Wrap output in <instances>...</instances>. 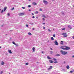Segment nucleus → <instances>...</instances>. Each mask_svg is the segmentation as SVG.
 I'll return each mask as SVG.
<instances>
[{
	"instance_id": "1",
	"label": "nucleus",
	"mask_w": 74,
	"mask_h": 74,
	"mask_svg": "<svg viewBox=\"0 0 74 74\" xmlns=\"http://www.w3.org/2000/svg\"><path fill=\"white\" fill-rule=\"evenodd\" d=\"M61 48L64 50H68V49H70V48L69 47H64L63 46H62Z\"/></svg>"
},
{
	"instance_id": "2",
	"label": "nucleus",
	"mask_w": 74,
	"mask_h": 74,
	"mask_svg": "<svg viewBox=\"0 0 74 74\" xmlns=\"http://www.w3.org/2000/svg\"><path fill=\"white\" fill-rule=\"evenodd\" d=\"M60 51L61 52V53L62 55H66V54H67V52L66 51H63L62 50Z\"/></svg>"
},
{
	"instance_id": "3",
	"label": "nucleus",
	"mask_w": 74,
	"mask_h": 74,
	"mask_svg": "<svg viewBox=\"0 0 74 74\" xmlns=\"http://www.w3.org/2000/svg\"><path fill=\"white\" fill-rule=\"evenodd\" d=\"M62 34V35H63V36H64V37H67V34H66V33Z\"/></svg>"
},
{
	"instance_id": "4",
	"label": "nucleus",
	"mask_w": 74,
	"mask_h": 74,
	"mask_svg": "<svg viewBox=\"0 0 74 74\" xmlns=\"http://www.w3.org/2000/svg\"><path fill=\"white\" fill-rule=\"evenodd\" d=\"M19 16H22L23 15H25V13H20L18 14Z\"/></svg>"
},
{
	"instance_id": "5",
	"label": "nucleus",
	"mask_w": 74,
	"mask_h": 74,
	"mask_svg": "<svg viewBox=\"0 0 74 74\" xmlns=\"http://www.w3.org/2000/svg\"><path fill=\"white\" fill-rule=\"evenodd\" d=\"M54 43L55 44V45H59V44H58V42H57V41L55 40L54 42Z\"/></svg>"
},
{
	"instance_id": "6",
	"label": "nucleus",
	"mask_w": 74,
	"mask_h": 74,
	"mask_svg": "<svg viewBox=\"0 0 74 74\" xmlns=\"http://www.w3.org/2000/svg\"><path fill=\"white\" fill-rule=\"evenodd\" d=\"M52 69V66H50L49 68L48 69V70H51Z\"/></svg>"
},
{
	"instance_id": "7",
	"label": "nucleus",
	"mask_w": 74,
	"mask_h": 74,
	"mask_svg": "<svg viewBox=\"0 0 74 74\" xmlns=\"http://www.w3.org/2000/svg\"><path fill=\"white\" fill-rule=\"evenodd\" d=\"M1 65H4V62H3V61H2L1 62Z\"/></svg>"
},
{
	"instance_id": "8",
	"label": "nucleus",
	"mask_w": 74,
	"mask_h": 74,
	"mask_svg": "<svg viewBox=\"0 0 74 74\" xmlns=\"http://www.w3.org/2000/svg\"><path fill=\"white\" fill-rule=\"evenodd\" d=\"M32 4L33 5H37V3L35 2H33L32 3Z\"/></svg>"
},
{
	"instance_id": "9",
	"label": "nucleus",
	"mask_w": 74,
	"mask_h": 74,
	"mask_svg": "<svg viewBox=\"0 0 74 74\" xmlns=\"http://www.w3.org/2000/svg\"><path fill=\"white\" fill-rule=\"evenodd\" d=\"M47 58L48 59H49V60L51 59V58L50 57H49V56H47Z\"/></svg>"
},
{
	"instance_id": "10",
	"label": "nucleus",
	"mask_w": 74,
	"mask_h": 74,
	"mask_svg": "<svg viewBox=\"0 0 74 74\" xmlns=\"http://www.w3.org/2000/svg\"><path fill=\"white\" fill-rule=\"evenodd\" d=\"M8 51L9 52V53H12V52L11 51V50H8Z\"/></svg>"
},
{
	"instance_id": "11",
	"label": "nucleus",
	"mask_w": 74,
	"mask_h": 74,
	"mask_svg": "<svg viewBox=\"0 0 74 74\" xmlns=\"http://www.w3.org/2000/svg\"><path fill=\"white\" fill-rule=\"evenodd\" d=\"M4 11H5L6 10H7V7H5L3 8Z\"/></svg>"
},
{
	"instance_id": "12",
	"label": "nucleus",
	"mask_w": 74,
	"mask_h": 74,
	"mask_svg": "<svg viewBox=\"0 0 74 74\" xmlns=\"http://www.w3.org/2000/svg\"><path fill=\"white\" fill-rule=\"evenodd\" d=\"M66 68L67 69H70V67H69V66L67 65L66 66Z\"/></svg>"
},
{
	"instance_id": "13",
	"label": "nucleus",
	"mask_w": 74,
	"mask_h": 74,
	"mask_svg": "<svg viewBox=\"0 0 74 74\" xmlns=\"http://www.w3.org/2000/svg\"><path fill=\"white\" fill-rule=\"evenodd\" d=\"M43 2L45 4L46 3H47V1H46L44 0L43 1Z\"/></svg>"
},
{
	"instance_id": "14",
	"label": "nucleus",
	"mask_w": 74,
	"mask_h": 74,
	"mask_svg": "<svg viewBox=\"0 0 74 74\" xmlns=\"http://www.w3.org/2000/svg\"><path fill=\"white\" fill-rule=\"evenodd\" d=\"M35 49V48L34 47H33L32 48V50H33V52H34L35 51V50H34Z\"/></svg>"
},
{
	"instance_id": "15",
	"label": "nucleus",
	"mask_w": 74,
	"mask_h": 74,
	"mask_svg": "<svg viewBox=\"0 0 74 74\" xmlns=\"http://www.w3.org/2000/svg\"><path fill=\"white\" fill-rule=\"evenodd\" d=\"M49 62H50L51 63H53V61L51 60H49Z\"/></svg>"
},
{
	"instance_id": "16",
	"label": "nucleus",
	"mask_w": 74,
	"mask_h": 74,
	"mask_svg": "<svg viewBox=\"0 0 74 74\" xmlns=\"http://www.w3.org/2000/svg\"><path fill=\"white\" fill-rule=\"evenodd\" d=\"M12 43V44H14V45H16V43H15L14 42H13Z\"/></svg>"
},
{
	"instance_id": "17",
	"label": "nucleus",
	"mask_w": 74,
	"mask_h": 74,
	"mask_svg": "<svg viewBox=\"0 0 74 74\" xmlns=\"http://www.w3.org/2000/svg\"><path fill=\"white\" fill-rule=\"evenodd\" d=\"M68 27H69V28H70V29H71V26L70 25H68Z\"/></svg>"
},
{
	"instance_id": "18",
	"label": "nucleus",
	"mask_w": 74,
	"mask_h": 74,
	"mask_svg": "<svg viewBox=\"0 0 74 74\" xmlns=\"http://www.w3.org/2000/svg\"><path fill=\"white\" fill-rule=\"evenodd\" d=\"M60 44L62 45L63 44V41L61 42Z\"/></svg>"
},
{
	"instance_id": "19",
	"label": "nucleus",
	"mask_w": 74,
	"mask_h": 74,
	"mask_svg": "<svg viewBox=\"0 0 74 74\" xmlns=\"http://www.w3.org/2000/svg\"><path fill=\"white\" fill-rule=\"evenodd\" d=\"M56 56H60V54H56Z\"/></svg>"
},
{
	"instance_id": "20",
	"label": "nucleus",
	"mask_w": 74,
	"mask_h": 74,
	"mask_svg": "<svg viewBox=\"0 0 74 74\" xmlns=\"http://www.w3.org/2000/svg\"><path fill=\"white\" fill-rule=\"evenodd\" d=\"M42 17H43V18H45V15L43 14L42 15Z\"/></svg>"
},
{
	"instance_id": "21",
	"label": "nucleus",
	"mask_w": 74,
	"mask_h": 74,
	"mask_svg": "<svg viewBox=\"0 0 74 74\" xmlns=\"http://www.w3.org/2000/svg\"><path fill=\"white\" fill-rule=\"evenodd\" d=\"M28 34H29V35H32V34H31V33H30V32H29L28 33Z\"/></svg>"
},
{
	"instance_id": "22",
	"label": "nucleus",
	"mask_w": 74,
	"mask_h": 74,
	"mask_svg": "<svg viewBox=\"0 0 74 74\" xmlns=\"http://www.w3.org/2000/svg\"><path fill=\"white\" fill-rule=\"evenodd\" d=\"M51 40H54V39L53 38V37H52L51 38Z\"/></svg>"
},
{
	"instance_id": "23",
	"label": "nucleus",
	"mask_w": 74,
	"mask_h": 74,
	"mask_svg": "<svg viewBox=\"0 0 74 74\" xmlns=\"http://www.w3.org/2000/svg\"><path fill=\"white\" fill-rule=\"evenodd\" d=\"M4 12V10H2V11L1 12V13H3Z\"/></svg>"
},
{
	"instance_id": "24",
	"label": "nucleus",
	"mask_w": 74,
	"mask_h": 74,
	"mask_svg": "<svg viewBox=\"0 0 74 74\" xmlns=\"http://www.w3.org/2000/svg\"><path fill=\"white\" fill-rule=\"evenodd\" d=\"M53 60H55V61H56V59L55 58H53Z\"/></svg>"
},
{
	"instance_id": "25",
	"label": "nucleus",
	"mask_w": 74,
	"mask_h": 74,
	"mask_svg": "<svg viewBox=\"0 0 74 74\" xmlns=\"http://www.w3.org/2000/svg\"><path fill=\"white\" fill-rule=\"evenodd\" d=\"M54 63H58V62L57 61H55V62H54Z\"/></svg>"
},
{
	"instance_id": "26",
	"label": "nucleus",
	"mask_w": 74,
	"mask_h": 74,
	"mask_svg": "<svg viewBox=\"0 0 74 74\" xmlns=\"http://www.w3.org/2000/svg\"><path fill=\"white\" fill-rule=\"evenodd\" d=\"M25 64L26 65H28V64H29V63H28V62H27Z\"/></svg>"
},
{
	"instance_id": "27",
	"label": "nucleus",
	"mask_w": 74,
	"mask_h": 74,
	"mask_svg": "<svg viewBox=\"0 0 74 74\" xmlns=\"http://www.w3.org/2000/svg\"><path fill=\"white\" fill-rule=\"evenodd\" d=\"M65 29H66L65 28H63L62 29V30H65Z\"/></svg>"
},
{
	"instance_id": "28",
	"label": "nucleus",
	"mask_w": 74,
	"mask_h": 74,
	"mask_svg": "<svg viewBox=\"0 0 74 74\" xmlns=\"http://www.w3.org/2000/svg\"><path fill=\"white\" fill-rule=\"evenodd\" d=\"M50 53H51H51H52V51H50Z\"/></svg>"
},
{
	"instance_id": "29",
	"label": "nucleus",
	"mask_w": 74,
	"mask_h": 74,
	"mask_svg": "<svg viewBox=\"0 0 74 74\" xmlns=\"http://www.w3.org/2000/svg\"><path fill=\"white\" fill-rule=\"evenodd\" d=\"M22 8L23 9H25V7H22Z\"/></svg>"
},
{
	"instance_id": "30",
	"label": "nucleus",
	"mask_w": 74,
	"mask_h": 74,
	"mask_svg": "<svg viewBox=\"0 0 74 74\" xmlns=\"http://www.w3.org/2000/svg\"><path fill=\"white\" fill-rule=\"evenodd\" d=\"M53 36L54 37H55V34H53Z\"/></svg>"
},
{
	"instance_id": "31",
	"label": "nucleus",
	"mask_w": 74,
	"mask_h": 74,
	"mask_svg": "<svg viewBox=\"0 0 74 74\" xmlns=\"http://www.w3.org/2000/svg\"><path fill=\"white\" fill-rule=\"evenodd\" d=\"M70 72L71 73H73V71H70Z\"/></svg>"
},
{
	"instance_id": "32",
	"label": "nucleus",
	"mask_w": 74,
	"mask_h": 74,
	"mask_svg": "<svg viewBox=\"0 0 74 74\" xmlns=\"http://www.w3.org/2000/svg\"><path fill=\"white\" fill-rule=\"evenodd\" d=\"M26 27H28L29 26V25H28L27 24L26 25Z\"/></svg>"
},
{
	"instance_id": "33",
	"label": "nucleus",
	"mask_w": 74,
	"mask_h": 74,
	"mask_svg": "<svg viewBox=\"0 0 74 74\" xmlns=\"http://www.w3.org/2000/svg\"><path fill=\"white\" fill-rule=\"evenodd\" d=\"M28 7H31V6L30 5H29Z\"/></svg>"
},
{
	"instance_id": "34",
	"label": "nucleus",
	"mask_w": 74,
	"mask_h": 74,
	"mask_svg": "<svg viewBox=\"0 0 74 74\" xmlns=\"http://www.w3.org/2000/svg\"><path fill=\"white\" fill-rule=\"evenodd\" d=\"M39 10H40V11H42V9H40Z\"/></svg>"
},
{
	"instance_id": "35",
	"label": "nucleus",
	"mask_w": 74,
	"mask_h": 74,
	"mask_svg": "<svg viewBox=\"0 0 74 74\" xmlns=\"http://www.w3.org/2000/svg\"><path fill=\"white\" fill-rule=\"evenodd\" d=\"M3 73V72L2 71H1V74H2V73Z\"/></svg>"
},
{
	"instance_id": "36",
	"label": "nucleus",
	"mask_w": 74,
	"mask_h": 74,
	"mask_svg": "<svg viewBox=\"0 0 74 74\" xmlns=\"http://www.w3.org/2000/svg\"><path fill=\"white\" fill-rule=\"evenodd\" d=\"M35 29L34 28H32V30H34Z\"/></svg>"
},
{
	"instance_id": "37",
	"label": "nucleus",
	"mask_w": 74,
	"mask_h": 74,
	"mask_svg": "<svg viewBox=\"0 0 74 74\" xmlns=\"http://www.w3.org/2000/svg\"><path fill=\"white\" fill-rule=\"evenodd\" d=\"M48 30L49 32H51V30H50L49 29H48Z\"/></svg>"
},
{
	"instance_id": "38",
	"label": "nucleus",
	"mask_w": 74,
	"mask_h": 74,
	"mask_svg": "<svg viewBox=\"0 0 74 74\" xmlns=\"http://www.w3.org/2000/svg\"><path fill=\"white\" fill-rule=\"evenodd\" d=\"M35 18V17H34V16H32V18Z\"/></svg>"
},
{
	"instance_id": "39",
	"label": "nucleus",
	"mask_w": 74,
	"mask_h": 74,
	"mask_svg": "<svg viewBox=\"0 0 74 74\" xmlns=\"http://www.w3.org/2000/svg\"><path fill=\"white\" fill-rule=\"evenodd\" d=\"M43 21H45V19L44 18H43Z\"/></svg>"
},
{
	"instance_id": "40",
	"label": "nucleus",
	"mask_w": 74,
	"mask_h": 74,
	"mask_svg": "<svg viewBox=\"0 0 74 74\" xmlns=\"http://www.w3.org/2000/svg\"><path fill=\"white\" fill-rule=\"evenodd\" d=\"M72 58H74V55H73L72 56Z\"/></svg>"
},
{
	"instance_id": "41",
	"label": "nucleus",
	"mask_w": 74,
	"mask_h": 74,
	"mask_svg": "<svg viewBox=\"0 0 74 74\" xmlns=\"http://www.w3.org/2000/svg\"><path fill=\"white\" fill-rule=\"evenodd\" d=\"M38 12L37 11V12H36V14H38Z\"/></svg>"
},
{
	"instance_id": "42",
	"label": "nucleus",
	"mask_w": 74,
	"mask_h": 74,
	"mask_svg": "<svg viewBox=\"0 0 74 74\" xmlns=\"http://www.w3.org/2000/svg\"><path fill=\"white\" fill-rule=\"evenodd\" d=\"M8 16H10V13H8Z\"/></svg>"
},
{
	"instance_id": "43",
	"label": "nucleus",
	"mask_w": 74,
	"mask_h": 74,
	"mask_svg": "<svg viewBox=\"0 0 74 74\" xmlns=\"http://www.w3.org/2000/svg\"><path fill=\"white\" fill-rule=\"evenodd\" d=\"M43 29H45V27H43Z\"/></svg>"
},
{
	"instance_id": "44",
	"label": "nucleus",
	"mask_w": 74,
	"mask_h": 74,
	"mask_svg": "<svg viewBox=\"0 0 74 74\" xmlns=\"http://www.w3.org/2000/svg\"><path fill=\"white\" fill-rule=\"evenodd\" d=\"M16 45V47H18V45Z\"/></svg>"
},
{
	"instance_id": "45",
	"label": "nucleus",
	"mask_w": 74,
	"mask_h": 74,
	"mask_svg": "<svg viewBox=\"0 0 74 74\" xmlns=\"http://www.w3.org/2000/svg\"><path fill=\"white\" fill-rule=\"evenodd\" d=\"M42 53H44V52H43V51H42Z\"/></svg>"
},
{
	"instance_id": "46",
	"label": "nucleus",
	"mask_w": 74,
	"mask_h": 74,
	"mask_svg": "<svg viewBox=\"0 0 74 74\" xmlns=\"http://www.w3.org/2000/svg\"><path fill=\"white\" fill-rule=\"evenodd\" d=\"M31 11V10H30V9L29 10V11Z\"/></svg>"
},
{
	"instance_id": "47",
	"label": "nucleus",
	"mask_w": 74,
	"mask_h": 74,
	"mask_svg": "<svg viewBox=\"0 0 74 74\" xmlns=\"http://www.w3.org/2000/svg\"><path fill=\"white\" fill-rule=\"evenodd\" d=\"M32 15H34V14L32 13Z\"/></svg>"
},
{
	"instance_id": "48",
	"label": "nucleus",
	"mask_w": 74,
	"mask_h": 74,
	"mask_svg": "<svg viewBox=\"0 0 74 74\" xmlns=\"http://www.w3.org/2000/svg\"><path fill=\"white\" fill-rule=\"evenodd\" d=\"M14 10V8H12V10Z\"/></svg>"
},
{
	"instance_id": "49",
	"label": "nucleus",
	"mask_w": 74,
	"mask_h": 74,
	"mask_svg": "<svg viewBox=\"0 0 74 74\" xmlns=\"http://www.w3.org/2000/svg\"><path fill=\"white\" fill-rule=\"evenodd\" d=\"M72 38L73 39H74V36H73Z\"/></svg>"
},
{
	"instance_id": "50",
	"label": "nucleus",
	"mask_w": 74,
	"mask_h": 74,
	"mask_svg": "<svg viewBox=\"0 0 74 74\" xmlns=\"http://www.w3.org/2000/svg\"><path fill=\"white\" fill-rule=\"evenodd\" d=\"M50 49H51V50H52V48H51Z\"/></svg>"
},
{
	"instance_id": "51",
	"label": "nucleus",
	"mask_w": 74,
	"mask_h": 74,
	"mask_svg": "<svg viewBox=\"0 0 74 74\" xmlns=\"http://www.w3.org/2000/svg\"><path fill=\"white\" fill-rule=\"evenodd\" d=\"M43 25H45V23H43Z\"/></svg>"
},
{
	"instance_id": "52",
	"label": "nucleus",
	"mask_w": 74,
	"mask_h": 74,
	"mask_svg": "<svg viewBox=\"0 0 74 74\" xmlns=\"http://www.w3.org/2000/svg\"><path fill=\"white\" fill-rule=\"evenodd\" d=\"M31 25H33V23Z\"/></svg>"
},
{
	"instance_id": "53",
	"label": "nucleus",
	"mask_w": 74,
	"mask_h": 74,
	"mask_svg": "<svg viewBox=\"0 0 74 74\" xmlns=\"http://www.w3.org/2000/svg\"><path fill=\"white\" fill-rule=\"evenodd\" d=\"M1 48V47L0 46V48Z\"/></svg>"
},
{
	"instance_id": "54",
	"label": "nucleus",
	"mask_w": 74,
	"mask_h": 74,
	"mask_svg": "<svg viewBox=\"0 0 74 74\" xmlns=\"http://www.w3.org/2000/svg\"><path fill=\"white\" fill-rule=\"evenodd\" d=\"M29 1H30V0H29Z\"/></svg>"
},
{
	"instance_id": "55",
	"label": "nucleus",
	"mask_w": 74,
	"mask_h": 74,
	"mask_svg": "<svg viewBox=\"0 0 74 74\" xmlns=\"http://www.w3.org/2000/svg\"><path fill=\"white\" fill-rule=\"evenodd\" d=\"M9 74H11V73H9Z\"/></svg>"
},
{
	"instance_id": "56",
	"label": "nucleus",
	"mask_w": 74,
	"mask_h": 74,
	"mask_svg": "<svg viewBox=\"0 0 74 74\" xmlns=\"http://www.w3.org/2000/svg\"><path fill=\"white\" fill-rule=\"evenodd\" d=\"M3 25H2V27H3Z\"/></svg>"
},
{
	"instance_id": "57",
	"label": "nucleus",
	"mask_w": 74,
	"mask_h": 74,
	"mask_svg": "<svg viewBox=\"0 0 74 74\" xmlns=\"http://www.w3.org/2000/svg\"><path fill=\"white\" fill-rule=\"evenodd\" d=\"M73 7H74V5H73Z\"/></svg>"
},
{
	"instance_id": "58",
	"label": "nucleus",
	"mask_w": 74,
	"mask_h": 74,
	"mask_svg": "<svg viewBox=\"0 0 74 74\" xmlns=\"http://www.w3.org/2000/svg\"><path fill=\"white\" fill-rule=\"evenodd\" d=\"M0 11H1V9H0Z\"/></svg>"
},
{
	"instance_id": "59",
	"label": "nucleus",
	"mask_w": 74,
	"mask_h": 74,
	"mask_svg": "<svg viewBox=\"0 0 74 74\" xmlns=\"http://www.w3.org/2000/svg\"><path fill=\"white\" fill-rule=\"evenodd\" d=\"M53 1V0H52Z\"/></svg>"
}]
</instances>
